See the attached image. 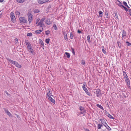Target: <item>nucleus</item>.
Listing matches in <instances>:
<instances>
[{
  "label": "nucleus",
  "mask_w": 131,
  "mask_h": 131,
  "mask_svg": "<svg viewBox=\"0 0 131 131\" xmlns=\"http://www.w3.org/2000/svg\"><path fill=\"white\" fill-rule=\"evenodd\" d=\"M108 116V117L111 119H114V118L113 117V116L110 114L108 113H107Z\"/></svg>",
  "instance_id": "obj_27"
},
{
  "label": "nucleus",
  "mask_w": 131,
  "mask_h": 131,
  "mask_svg": "<svg viewBox=\"0 0 131 131\" xmlns=\"http://www.w3.org/2000/svg\"><path fill=\"white\" fill-rule=\"evenodd\" d=\"M46 24L48 25H49L52 24V21H50V18H47L45 21Z\"/></svg>",
  "instance_id": "obj_9"
},
{
  "label": "nucleus",
  "mask_w": 131,
  "mask_h": 131,
  "mask_svg": "<svg viewBox=\"0 0 131 131\" xmlns=\"http://www.w3.org/2000/svg\"><path fill=\"white\" fill-rule=\"evenodd\" d=\"M25 0H17V1L20 3H23Z\"/></svg>",
  "instance_id": "obj_20"
},
{
  "label": "nucleus",
  "mask_w": 131,
  "mask_h": 131,
  "mask_svg": "<svg viewBox=\"0 0 131 131\" xmlns=\"http://www.w3.org/2000/svg\"><path fill=\"white\" fill-rule=\"evenodd\" d=\"M90 37L89 35L87 37V39L88 40V42H89V43H90L91 42L90 39Z\"/></svg>",
  "instance_id": "obj_24"
},
{
  "label": "nucleus",
  "mask_w": 131,
  "mask_h": 131,
  "mask_svg": "<svg viewBox=\"0 0 131 131\" xmlns=\"http://www.w3.org/2000/svg\"><path fill=\"white\" fill-rule=\"evenodd\" d=\"M43 30V28H41V29L35 31V32L37 34H40Z\"/></svg>",
  "instance_id": "obj_13"
},
{
  "label": "nucleus",
  "mask_w": 131,
  "mask_h": 131,
  "mask_svg": "<svg viewBox=\"0 0 131 131\" xmlns=\"http://www.w3.org/2000/svg\"><path fill=\"white\" fill-rule=\"evenodd\" d=\"M81 64H83V65L85 64V62L84 61V60H82L81 61Z\"/></svg>",
  "instance_id": "obj_46"
},
{
  "label": "nucleus",
  "mask_w": 131,
  "mask_h": 131,
  "mask_svg": "<svg viewBox=\"0 0 131 131\" xmlns=\"http://www.w3.org/2000/svg\"><path fill=\"white\" fill-rule=\"evenodd\" d=\"M15 13L16 15H19L20 14V13L17 11H16L15 12Z\"/></svg>",
  "instance_id": "obj_45"
},
{
  "label": "nucleus",
  "mask_w": 131,
  "mask_h": 131,
  "mask_svg": "<svg viewBox=\"0 0 131 131\" xmlns=\"http://www.w3.org/2000/svg\"><path fill=\"white\" fill-rule=\"evenodd\" d=\"M126 42L127 43V45L128 46H131V43L128 42L127 41H126Z\"/></svg>",
  "instance_id": "obj_41"
},
{
  "label": "nucleus",
  "mask_w": 131,
  "mask_h": 131,
  "mask_svg": "<svg viewBox=\"0 0 131 131\" xmlns=\"http://www.w3.org/2000/svg\"><path fill=\"white\" fill-rule=\"evenodd\" d=\"M96 96L97 97H100L102 95L101 91L100 89H97L96 91Z\"/></svg>",
  "instance_id": "obj_5"
},
{
  "label": "nucleus",
  "mask_w": 131,
  "mask_h": 131,
  "mask_svg": "<svg viewBox=\"0 0 131 131\" xmlns=\"http://www.w3.org/2000/svg\"><path fill=\"white\" fill-rule=\"evenodd\" d=\"M86 84V82H84L82 86V88L83 89L86 88H85Z\"/></svg>",
  "instance_id": "obj_29"
},
{
  "label": "nucleus",
  "mask_w": 131,
  "mask_h": 131,
  "mask_svg": "<svg viewBox=\"0 0 131 131\" xmlns=\"http://www.w3.org/2000/svg\"><path fill=\"white\" fill-rule=\"evenodd\" d=\"M3 109L4 110L5 113H6L9 116H10L11 117H13L12 115L10 113L7 109L4 108H3Z\"/></svg>",
  "instance_id": "obj_8"
},
{
  "label": "nucleus",
  "mask_w": 131,
  "mask_h": 131,
  "mask_svg": "<svg viewBox=\"0 0 131 131\" xmlns=\"http://www.w3.org/2000/svg\"><path fill=\"white\" fill-rule=\"evenodd\" d=\"M124 78L125 79V80H127V79H129V78H128L127 76H126V77H125Z\"/></svg>",
  "instance_id": "obj_51"
},
{
  "label": "nucleus",
  "mask_w": 131,
  "mask_h": 131,
  "mask_svg": "<svg viewBox=\"0 0 131 131\" xmlns=\"http://www.w3.org/2000/svg\"><path fill=\"white\" fill-rule=\"evenodd\" d=\"M80 110L81 111V113L82 114L85 112V110L84 109V107L82 106H80Z\"/></svg>",
  "instance_id": "obj_11"
},
{
  "label": "nucleus",
  "mask_w": 131,
  "mask_h": 131,
  "mask_svg": "<svg viewBox=\"0 0 131 131\" xmlns=\"http://www.w3.org/2000/svg\"><path fill=\"white\" fill-rule=\"evenodd\" d=\"M34 11L35 13H37L39 12V10L36 9L34 10Z\"/></svg>",
  "instance_id": "obj_33"
},
{
  "label": "nucleus",
  "mask_w": 131,
  "mask_h": 131,
  "mask_svg": "<svg viewBox=\"0 0 131 131\" xmlns=\"http://www.w3.org/2000/svg\"><path fill=\"white\" fill-rule=\"evenodd\" d=\"M50 8V7H48V8Z\"/></svg>",
  "instance_id": "obj_62"
},
{
  "label": "nucleus",
  "mask_w": 131,
  "mask_h": 131,
  "mask_svg": "<svg viewBox=\"0 0 131 131\" xmlns=\"http://www.w3.org/2000/svg\"><path fill=\"white\" fill-rule=\"evenodd\" d=\"M125 81L126 83L127 84V85L128 87H130V80L129 79H127V80H126Z\"/></svg>",
  "instance_id": "obj_15"
},
{
  "label": "nucleus",
  "mask_w": 131,
  "mask_h": 131,
  "mask_svg": "<svg viewBox=\"0 0 131 131\" xmlns=\"http://www.w3.org/2000/svg\"><path fill=\"white\" fill-rule=\"evenodd\" d=\"M48 0H38V2L39 3L41 4L48 2Z\"/></svg>",
  "instance_id": "obj_12"
},
{
  "label": "nucleus",
  "mask_w": 131,
  "mask_h": 131,
  "mask_svg": "<svg viewBox=\"0 0 131 131\" xmlns=\"http://www.w3.org/2000/svg\"><path fill=\"white\" fill-rule=\"evenodd\" d=\"M123 4L125 6L127 7L128 8H129L130 7L128 6L126 2H123Z\"/></svg>",
  "instance_id": "obj_23"
},
{
  "label": "nucleus",
  "mask_w": 131,
  "mask_h": 131,
  "mask_svg": "<svg viewBox=\"0 0 131 131\" xmlns=\"http://www.w3.org/2000/svg\"><path fill=\"white\" fill-rule=\"evenodd\" d=\"M117 11L114 12V14L116 18H118V15L117 14Z\"/></svg>",
  "instance_id": "obj_38"
},
{
  "label": "nucleus",
  "mask_w": 131,
  "mask_h": 131,
  "mask_svg": "<svg viewBox=\"0 0 131 131\" xmlns=\"http://www.w3.org/2000/svg\"><path fill=\"white\" fill-rule=\"evenodd\" d=\"M105 15L108 16V13L107 11L106 12V11H105Z\"/></svg>",
  "instance_id": "obj_52"
},
{
  "label": "nucleus",
  "mask_w": 131,
  "mask_h": 131,
  "mask_svg": "<svg viewBox=\"0 0 131 131\" xmlns=\"http://www.w3.org/2000/svg\"><path fill=\"white\" fill-rule=\"evenodd\" d=\"M123 75L124 77V78H125V77H126V76H127L126 73V72H125L123 71Z\"/></svg>",
  "instance_id": "obj_42"
},
{
  "label": "nucleus",
  "mask_w": 131,
  "mask_h": 131,
  "mask_svg": "<svg viewBox=\"0 0 131 131\" xmlns=\"http://www.w3.org/2000/svg\"><path fill=\"white\" fill-rule=\"evenodd\" d=\"M4 1V0H0V2H2Z\"/></svg>",
  "instance_id": "obj_57"
},
{
  "label": "nucleus",
  "mask_w": 131,
  "mask_h": 131,
  "mask_svg": "<svg viewBox=\"0 0 131 131\" xmlns=\"http://www.w3.org/2000/svg\"><path fill=\"white\" fill-rule=\"evenodd\" d=\"M127 35V33L126 32V31L124 30H123V31L122 34V40H123V39H125V37H126V36Z\"/></svg>",
  "instance_id": "obj_7"
},
{
  "label": "nucleus",
  "mask_w": 131,
  "mask_h": 131,
  "mask_svg": "<svg viewBox=\"0 0 131 131\" xmlns=\"http://www.w3.org/2000/svg\"><path fill=\"white\" fill-rule=\"evenodd\" d=\"M25 42L26 45L27 46L28 51L31 53L32 54H35V52L33 50L32 48V47L30 43L27 40H25Z\"/></svg>",
  "instance_id": "obj_1"
},
{
  "label": "nucleus",
  "mask_w": 131,
  "mask_h": 131,
  "mask_svg": "<svg viewBox=\"0 0 131 131\" xmlns=\"http://www.w3.org/2000/svg\"><path fill=\"white\" fill-rule=\"evenodd\" d=\"M117 43L118 44V47L119 48H121V44L120 42L118 41Z\"/></svg>",
  "instance_id": "obj_21"
},
{
  "label": "nucleus",
  "mask_w": 131,
  "mask_h": 131,
  "mask_svg": "<svg viewBox=\"0 0 131 131\" xmlns=\"http://www.w3.org/2000/svg\"><path fill=\"white\" fill-rule=\"evenodd\" d=\"M99 16L100 17H102V16L103 12L102 11H100L99 12Z\"/></svg>",
  "instance_id": "obj_26"
},
{
  "label": "nucleus",
  "mask_w": 131,
  "mask_h": 131,
  "mask_svg": "<svg viewBox=\"0 0 131 131\" xmlns=\"http://www.w3.org/2000/svg\"><path fill=\"white\" fill-rule=\"evenodd\" d=\"M85 130L86 131H90V130H89V129H86Z\"/></svg>",
  "instance_id": "obj_58"
},
{
  "label": "nucleus",
  "mask_w": 131,
  "mask_h": 131,
  "mask_svg": "<svg viewBox=\"0 0 131 131\" xmlns=\"http://www.w3.org/2000/svg\"><path fill=\"white\" fill-rule=\"evenodd\" d=\"M120 4H119V5L120 6V7H123V8H126V7H125V6H124L123 5H122L121 3H120Z\"/></svg>",
  "instance_id": "obj_39"
},
{
  "label": "nucleus",
  "mask_w": 131,
  "mask_h": 131,
  "mask_svg": "<svg viewBox=\"0 0 131 131\" xmlns=\"http://www.w3.org/2000/svg\"><path fill=\"white\" fill-rule=\"evenodd\" d=\"M33 17V16L32 15H29V16H28V20L29 22V24H30L31 22L32 21Z\"/></svg>",
  "instance_id": "obj_10"
},
{
  "label": "nucleus",
  "mask_w": 131,
  "mask_h": 131,
  "mask_svg": "<svg viewBox=\"0 0 131 131\" xmlns=\"http://www.w3.org/2000/svg\"><path fill=\"white\" fill-rule=\"evenodd\" d=\"M129 15H130V16H131V13H129Z\"/></svg>",
  "instance_id": "obj_61"
},
{
  "label": "nucleus",
  "mask_w": 131,
  "mask_h": 131,
  "mask_svg": "<svg viewBox=\"0 0 131 131\" xmlns=\"http://www.w3.org/2000/svg\"><path fill=\"white\" fill-rule=\"evenodd\" d=\"M106 18H108V16H107L106 17Z\"/></svg>",
  "instance_id": "obj_60"
},
{
  "label": "nucleus",
  "mask_w": 131,
  "mask_h": 131,
  "mask_svg": "<svg viewBox=\"0 0 131 131\" xmlns=\"http://www.w3.org/2000/svg\"><path fill=\"white\" fill-rule=\"evenodd\" d=\"M100 121L101 122L102 124H103L108 129V130H111V128L107 125L104 119H101Z\"/></svg>",
  "instance_id": "obj_2"
},
{
  "label": "nucleus",
  "mask_w": 131,
  "mask_h": 131,
  "mask_svg": "<svg viewBox=\"0 0 131 131\" xmlns=\"http://www.w3.org/2000/svg\"><path fill=\"white\" fill-rule=\"evenodd\" d=\"M28 16H29V15H32L31 14V13H30V11H29L27 15Z\"/></svg>",
  "instance_id": "obj_47"
},
{
  "label": "nucleus",
  "mask_w": 131,
  "mask_h": 131,
  "mask_svg": "<svg viewBox=\"0 0 131 131\" xmlns=\"http://www.w3.org/2000/svg\"><path fill=\"white\" fill-rule=\"evenodd\" d=\"M124 9L126 12L128 11L129 9Z\"/></svg>",
  "instance_id": "obj_55"
},
{
  "label": "nucleus",
  "mask_w": 131,
  "mask_h": 131,
  "mask_svg": "<svg viewBox=\"0 0 131 131\" xmlns=\"http://www.w3.org/2000/svg\"><path fill=\"white\" fill-rule=\"evenodd\" d=\"M78 33H82V32L80 30H78L77 31Z\"/></svg>",
  "instance_id": "obj_50"
},
{
  "label": "nucleus",
  "mask_w": 131,
  "mask_h": 131,
  "mask_svg": "<svg viewBox=\"0 0 131 131\" xmlns=\"http://www.w3.org/2000/svg\"><path fill=\"white\" fill-rule=\"evenodd\" d=\"M15 115L16 116H17V118H20V117L19 116V115H17V114H15Z\"/></svg>",
  "instance_id": "obj_49"
},
{
  "label": "nucleus",
  "mask_w": 131,
  "mask_h": 131,
  "mask_svg": "<svg viewBox=\"0 0 131 131\" xmlns=\"http://www.w3.org/2000/svg\"><path fill=\"white\" fill-rule=\"evenodd\" d=\"M10 18L12 21L14 23L15 21L16 18L14 15V14L13 12H11L10 13Z\"/></svg>",
  "instance_id": "obj_4"
},
{
  "label": "nucleus",
  "mask_w": 131,
  "mask_h": 131,
  "mask_svg": "<svg viewBox=\"0 0 131 131\" xmlns=\"http://www.w3.org/2000/svg\"><path fill=\"white\" fill-rule=\"evenodd\" d=\"M64 37L66 41L68 40V39L67 36V34H66V35H65L64 36Z\"/></svg>",
  "instance_id": "obj_43"
},
{
  "label": "nucleus",
  "mask_w": 131,
  "mask_h": 131,
  "mask_svg": "<svg viewBox=\"0 0 131 131\" xmlns=\"http://www.w3.org/2000/svg\"><path fill=\"white\" fill-rule=\"evenodd\" d=\"M73 35L72 33V32H71L70 33V38L71 39H73Z\"/></svg>",
  "instance_id": "obj_36"
},
{
  "label": "nucleus",
  "mask_w": 131,
  "mask_h": 131,
  "mask_svg": "<svg viewBox=\"0 0 131 131\" xmlns=\"http://www.w3.org/2000/svg\"><path fill=\"white\" fill-rule=\"evenodd\" d=\"M53 27L54 28V29L55 30H57L58 29V28L57 27V26L56 24H54L53 26Z\"/></svg>",
  "instance_id": "obj_30"
},
{
  "label": "nucleus",
  "mask_w": 131,
  "mask_h": 131,
  "mask_svg": "<svg viewBox=\"0 0 131 131\" xmlns=\"http://www.w3.org/2000/svg\"><path fill=\"white\" fill-rule=\"evenodd\" d=\"M50 39L49 38H47L46 39V42L48 44L49 43L50 41Z\"/></svg>",
  "instance_id": "obj_32"
},
{
  "label": "nucleus",
  "mask_w": 131,
  "mask_h": 131,
  "mask_svg": "<svg viewBox=\"0 0 131 131\" xmlns=\"http://www.w3.org/2000/svg\"><path fill=\"white\" fill-rule=\"evenodd\" d=\"M11 63L12 64H13L15 65L18 68H20L21 67V66L16 61H14L13 60Z\"/></svg>",
  "instance_id": "obj_6"
},
{
  "label": "nucleus",
  "mask_w": 131,
  "mask_h": 131,
  "mask_svg": "<svg viewBox=\"0 0 131 131\" xmlns=\"http://www.w3.org/2000/svg\"><path fill=\"white\" fill-rule=\"evenodd\" d=\"M44 44H43V45H41V47L43 49H44V48H43V47H44Z\"/></svg>",
  "instance_id": "obj_56"
},
{
  "label": "nucleus",
  "mask_w": 131,
  "mask_h": 131,
  "mask_svg": "<svg viewBox=\"0 0 131 131\" xmlns=\"http://www.w3.org/2000/svg\"><path fill=\"white\" fill-rule=\"evenodd\" d=\"M44 24L43 23H41L40 22H39L38 24V26L42 27L44 25Z\"/></svg>",
  "instance_id": "obj_19"
},
{
  "label": "nucleus",
  "mask_w": 131,
  "mask_h": 131,
  "mask_svg": "<svg viewBox=\"0 0 131 131\" xmlns=\"http://www.w3.org/2000/svg\"><path fill=\"white\" fill-rule=\"evenodd\" d=\"M5 93H6L7 95H10L8 93V92L7 91H5Z\"/></svg>",
  "instance_id": "obj_53"
},
{
  "label": "nucleus",
  "mask_w": 131,
  "mask_h": 131,
  "mask_svg": "<svg viewBox=\"0 0 131 131\" xmlns=\"http://www.w3.org/2000/svg\"><path fill=\"white\" fill-rule=\"evenodd\" d=\"M18 42V39L17 38H16L15 40V43H17Z\"/></svg>",
  "instance_id": "obj_48"
},
{
  "label": "nucleus",
  "mask_w": 131,
  "mask_h": 131,
  "mask_svg": "<svg viewBox=\"0 0 131 131\" xmlns=\"http://www.w3.org/2000/svg\"><path fill=\"white\" fill-rule=\"evenodd\" d=\"M102 51L103 52L106 54H107V52L104 49V47H103V49H102Z\"/></svg>",
  "instance_id": "obj_25"
},
{
  "label": "nucleus",
  "mask_w": 131,
  "mask_h": 131,
  "mask_svg": "<svg viewBox=\"0 0 131 131\" xmlns=\"http://www.w3.org/2000/svg\"><path fill=\"white\" fill-rule=\"evenodd\" d=\"M32 34L31 32L27 33V36H29V37L32 36Z\"/></svg>",
  "instance_id": "obj_34"
},
{
  "label": "nucleus",
  "mask_w": 131,
  "mask_h": 131,
  "mask_svg": "<svg viewBox=\"0 0 131 131\" xmlns=\"http://www.w3.org/2000/svg\"><path fill=\"white\" fill-rule=\"evenodd\" d=\"M103 126V125L100 124H99L97 125V129H100L101 128V127Z\"/></svg>",
  "instance_id": "obj_18"
},
{
  "label": "nucleus",
  "mask_w": 131,
  "mask_h": 131,
  "mask_svg": "<svg viewBox=\"0 0 131 131\" xmlns=\"http://www.w3.org/2000/svg\"><path fill=\"white\" fill-rule=\"evenodd\" d=\"M39 42L41 45H43V43L41 39H39Z\"/></svg>",
  "instance_id": "obj_35"
},
{
  "label": "nucleus",
  "mask_w": 131,
  "mask_h": 131,
  "mask_svg": "<svg viewBox=\"0 0 131 131\" xmlns=\"http://www.w3.org/2000/svg\"><path fill=\"white\" fill-rule=\"evenodd\" d=\"M48 99L51 102L54 104V103L55 102V100L53 99L51 96L48 97Z\"/></svg>",
  "instance_id": "obj_16"
},
{
  "label": "nucleus",
  "mask_w": 131,
  "mask_h": 131,
  "mask_svg": "<svg viewBox=\"0 0 131 131\" xmlns=\"http://www.w3.org/2000/svg\"><path fill=\"white\" fill-rule=\"evenodd\" d=\"M50 31L49 30L45 31V33L46 35H48L49 33L50 32Z\"/></svg>",
  "instance_id": "obj_40"
},
{
  "label": "nucleus",
  "mask_w": 131,
  "mask_h": 131,
  "mask_svg": "<svg viewBox=\"0 0 131 131\" xmlns=\"http://www.w3.org/2000/svg\"><path fill=\"white\" fill-rule=\"evenodd\" d=\"M96 106L99 107V108L101 109L102 110H104V109L103 108V107H102V106H101V105H99V104H97L96 105Z\"/></svg>",
  "instance_id": "obj_17"
},
{
  "label": "nucleus",
  "mask_w": 131,
  "mask_h": 131,
  "mask_svg": "<svg viewBox=\"0 0 131 131\" xmlns=\"http://www.w3.org/2000/svg\"><path fill=\"white\" fill-rule=\"evenodd\" d=\"M83 90L85 92V93L87 94L89 96H90L91 95V94L88 91V90L86 88L83 89Z\"/></svg>",
  "instance_id": "obj_14"
},
{
  "label": "nucleus",
  "mask_w": 131,
  "mask_h": 131,
  "mask_svg": "<svg viewBox=\"0 0 131 131\" xmlns=\"http://www.w3.org/2000/svg\"><path fill=\"white\" fill-rule=\"evenodd\" d=\"M50 91H48V92L47 93V97H49L50 96Z\"/></svg>",
  "instance_id": "obj_37"
},
{
  "label": "nucleus",
  "mask_w": 131,
  "mask_h": 131,
  "mask_svg": "<svg viewBox=\"0 0 131 131\" xmlns=\"http://www.w3.org/2000/svg\"><path fill=\"white\" fill-rule=\"evenodd\" d=\"M19 19L20 23L22 24L27 23V20L24 17H20Z\"/></svg>",
  "instance_id": "obj_3"
},
{
  "label": "nucleus",
  "mask_w": 131,
  "mask_h": 131,
  "mask_svg": "<svg viewBox=\"0 0 131 131\" xmlns=\"http://www.w3.org/2000/svg\"><path fill=\"white\" fill-rule=\"evenodd\" d=\"M65 53V54L67 55V57L68 58H70V55L69 53H68L67 52H66Z\"/></svg>",
  "instance_id": "obj_22"
},
{
  "label": "nucleus",
  "mask_w": 131,
  "mask_h": 131,
  "mask_svg": "<svg viewBox=\"0 0 131 131\" xmlns=\"http://www.w3.org/2000/svg\"><path fill=\"white\" fill-rule=\"evenodd\" d=\"M128 12L130 13H131V9H128Z\"/></svg>",
  "instance_id": "obj_54"
},
{
  "label": "nucleus",
  "mask_w": 131,
  "mask_h": 131,
  "mask_svg": "<svg viewBox=\"0 0 131 131\" xmlns=\"http://www.w3.org/2000/svg\"><path fill=\"white\" fill-rule=\"evenodd\" d=\"M71 50L72 53L73 54L75 55V52L74 51V49L72 48H71Z\"/></svg>",
  "instance_id": "obj_44"
},
{
  "label": "nucleus",
  "mask_w": 131,
  "mask_h": 131,
  "mask_svg": "<svg viewBox=\"0 0 131 131\" xmlns=\"http://www.w3.org/2000/svg\"><path fill=\"white\" fill-rule=\"evenodd\" d=\"M6 60L9 62H10V63H12L13 60L10 59H9L8 58H6Z\"/></svg>",
  "instance_id": "obj_31"
},
{
  "label": "nucleus",
  "mask_w": 131,
  "mask_h": 131,
  "mask_svg": "<svg viewBox=\"0 0 131 131\" xmlns=\"http://www.w3.org/2000/svg\"><path fill=\"white\" fill-rule=\"evenodd\" d=\"M45 17H44L43 18L41 19L40 20V22L41 23H43V22L44 20L45 19Z\"/></svg>",
  "instance_id": "obj_28"
},
{
  "label": "nucleus",
  "mask_w": 131,
  "mask_h": 131,
  "mask_svg": "<svg viewBox=\"0 0 131 131\" xmlns=\"http://www.w3.org/2000/svg\"><path fill=\"white\" fill-rule=\"evenodd\" d=\"M66 34H67L66 33V32H64L63 34V35L64 36L65 35H66Z\"/></svg>",
  "instance_id": "obj_59"
}]
</instances>
